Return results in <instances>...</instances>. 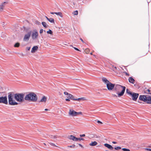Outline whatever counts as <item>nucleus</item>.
Returning a JSON list of instances; mask_svg holds the SVG:
<instances>
[{
    "label": "nucleus",
    "mask_w": 151,
    "mask_h": 151,
    "mask_svg": "<svg viewBox=\"0 0 151 151\" xmlns=\"http://www.w3.org/2000/svg\"><path fill=\"white\" fill-rule=\"evenodd\" d=\"M24 94L23 93H16L14 94L13 92H9L8 93V104L11 106H14L18 104V103L16 102L13 99L14 97L17 101L22 102L24 101Z\"/></svg>",
    "instance_id": "obj_1"
},
{
    "label": "nucleus",
    "mask_w": 151,
    "mask_h": 151,
    "mask_svg": "<svg viewBox=\"0 0 151 151\" xmlns=\"http://www.w3.org/2000/svg\"><path fill=\"white\" fill-rule=\"evenodd\" d=\"M24 99L26 101L35 102L37 99V97L34 92H31L26 95L24 97Z\"/></svg>",
    "instance_id": "obj_2"
},
{
    "label": "nucleus",
    "mask_w": 151,
    "mask_h": 151,
    "mask_svg": "<svg viewBox=\"0 0 151 151\" xmlns=\"http://www.w3.org/2000/svg\"><path fill=\"white\" fill-rule=\"evenodd\" d=\"M139 99L146 102L147 104H151V96L149 95H140Z\"/></svg>",
    "instance_id": "obj_3"
},
{
    "label": "nucleus",
    "mask_w": 151,
    "mask_h": 151,
    "mask_svg": "<svg viewBox=\"0 0 151 151\" xmlns=\"http://www.w3.org/2000/svg\"><path fill=\"white\" fill-rule=\"evenodd\" d=\"M120 88H122V90L120 93H118V96L119 97H120L123 95L126 89V87L124 86L117 84L114 87V90L117 92L119 91V89Z\"/></svg>",
    "instance_id": "obj_4"
},
{
    "label": "nucleus",
    "mask_w": 151,
    "mask_h": 151,
    "mask_svg": "<svg viewBox=\"0 0 151 151\" xmlns=\"http://www.w3.org/2000/svg\"><path fill=\"white\" fill-rule=\"evenodd\" d=\"M7 96H1L0 97V103H3L5 104H8Z\"/></svg>",
    "instance_id": "obj_5"
},
{
    "label": "nucleus",
    "mask_w": 151,
    "mask_h": 151,
    "mask_svg": "<svg viewBox=\"0 0 151 151\" xmlns=\"http://www.w3.org/2000/svg\"><path fill=\"white\" fill-rule=\"evenodd\" d=\"M32 33V31H30L27 34H25L23 38V41H28L29 40Z\"/></svg>",
    "instance_id": "obj_6"
},
{
    "label": "nucleus",
    "mask_w": 151,
    "mask_h": 151,
    "mask_svg": "<svg viewBox=\"0 0 151 151\" xmlns=\"http://www.w3.org/2000/svg\"><path fill=\"white\" fill-rule=\"evenodd\" d=\"M69 114L72 116H75L79 114H81L82 113L81 112H77L74 110H70Z\"/></svg>",
    "instance_id": "obj_7"
},
{
    "label": "nucleus",
    "mask_w": 151,
    "mask_h": 151,
    "mask_svg": "<svg viewBox=\"0 0 151 151\" xmlns=\"http://www.w3.org/2000/svg\"><path fill=\"white\" fill-rule=\"evenodd\" d=\"M38 34L36 29H34L33 30L32 35V39L35 40L37 39L38 36Z\"/></svg>",
    "instance_id": "obj_8"
},
{
    "label": "nucleus",
    "mask_w": 151,
    "mask_h": 151,
    "mask_svg": "<svg viewBox=\"0 0 151 151\" xmlns=\"http://www.w3.org/2000/svg\"><path fill=\"white\" fill-rule=\"evenodd\" d=\"M106 87L109 90H112L114 88L115 84H113L110 82L106 84Z\"/></svg>",
    "instance_id": "obj_9"
},
{
    "label": "nucleus",
    "mask_w": 151,
    "mask_h": 151,
    "mask_svg": "<svg viewBox=\"0 0 151 151\" xmlns=\"http://www.w3.org/2000/svg\"><path fill=\"white\" fill-rule=\"evenodd\" d=\"M139 95V93H132L131 95L132 97V100L134 101H136L137 100Z\"/></svg>",
    "instance_id": "obj_10"
},
{
    "label": "nucleus",
    "mask_w": 151,
    "mask_h": 151,
    "mask_svg": "<svg viewBox=\"0 0 151 151\" xmlns=\"http://www.w3.org/2000/svg\"><path fill=\"white\" fill-rule=\"evenodd\" d=\"M64 94L65 95H67V98L69 99H70L72 100H74V99H75V98H74V97L71 94L67 92L66 91H65L64 92Z\"/></svg>",
    "instance_id": "obj_11"
},
{
    "label": "nucleus",
    "mask_w": 151,
    "mask_h": 151,
    "mask_svg": "<svg viewBox=\"0 0 151 151\" xmlns=\"http://www.w3.org/2000/svg\"><path fill=\"white\" fill-rule=\"evenodd\" d=\"M38 47L37 46H34L32 48L31 50L32 53L35 52L37 50H38Z\"/></svg>",
    "instance_id": "obj_12"
},
{
    "label": "nucleus",
    "mask_w": 151,
    "mask_h": 151,
    "mask_svg": "<svg viewBox=\"0 0 151 151\" xmlns=\"http://www.w3.org/2000/svg\"><path fill=\"white\" fill-rule=\"evenodd\" d=\"M104 146L110 150H112L113 149V147L111 145L107 143L104 144Z\"/></svg>",
    "instance_id": "obj_13"
},
{
    "label": "nucleus",
    "mask_w": 151,
    "mask_h": 151,
    "mask_svg": "<svg viewBox=\"0 0 151 151\" xmlns=\"http://www.w3.org/2000/svg\"><path fill=\"white\" fill-rule=\"evenodd\" d=\"M128 80L130 83L132 84H134V81L135 80L132 77H130L129 78Z\"/></svg>",
    "instance_id": "obj_14"
},
{
    "label": "nucleus",
    "mask_w": 151,
    "mask_h": 151,
    "mask_svg": "<svg viewBox=\"0 0 151 151\" xmlns=\"http://www.w3.org/2000/svg\"><path fill=\"white\" fill-rule=\"evenodd\" d=\"M102 80L103 82H104L106 84L107 83H109L110 81L108 80L107 79H106L105 78H102Z\"/></svg>",
    "instance_id": "obj_15"
},
{
    "label": "nucleus",
    "mask_w": 151,
    "mask_h": 151,
    "mask_svg": "<svg viewBox=\"0 0 151 151\" xmlns=\"http://www.w3.org/2000/svg\"><path fill=\"white\" fill-rule=\"evenodd\" d=\"M97 144V143L96 141L92 142L91 143L89 144V145L91 146H94L96 145Z\"/></svg>",
    "instance_id": "obj_16"
},
{
    "label": "nucleus",
    "mask_w": 151,
    "mask_h": 151,
    "mask_svg": "<svg viewBox=\"0 0 151 151\" xmlns=\"http://www.w3.org/2000/svg\"><path fill=\"white\" fill-rule=\"evenodd\" d=\"M42 24L43 26L45 28H47L48 26V25L45 22H42Z\"/></svg>",
    "instance_id": "obj_17"
},
{
    "label": "nucleus",
    "mask_w": 151,
    "mask_h": 151,
    "mask_svg": "<svg viewBox=\"0 0 151 151\" xmlns=\"http://www.w3.org/2000/svg\"><path fill=\"white\" fill-rule=\"evenodd\" d=\"M46 100V98L45 96L42 97V98L40 100L39 102H45Z\"/></svg>",
    "instance_id": "obj_18"
},
{
    "label": "nucleus",
    "mask_w": 151,
    "mask_h": 151,
    "mask_svg": "<svg viewBox=\"0 0 151 151\" xmlns=\"http://www.w3.org/2000/svg\"><path fill=\"white\" fill-rule=\"evenodd\" d=\"M75 137L73 135H70L68 137V138L69 139L72 140L74 141Z\"/></svg>",
    "instance_id": "obj_19"
},
{
    "label": "nucleus",
    "mask_w": 151,
    "mask_h": 151,
    "mask_svg": "<svg viewBox=\"0 0 151 151\" xmlns=\"http://www.w3.org/2000/svg\"><path fill=\"white\" fill-rule=\"evenodd\" d=\"M55 14L58 15H59L60 17H63L62 13L61 12H55Z\"/></svg>",
    "instance_id": "obj_20"
},
{
    "label": "nucleus",
    "mask_w": 151,
    "mask_h": 151,
    "mask_svg": "<svg viewBox=\"0 0 151 151\" xmlns=\"http://www.w3.org/2000/svg\"><path fill=\"white\" fill-rule=\"evenodd\" d=\"M48 21L51 23H54V20L53 18H49Z\"/></svg>",
    "instance_id": "obj_21"
},
{
    "label": "nucleus",
    "mask_w": 151,
    "mask_h": 151,
    "mask_svg": "<svg viewBox=\"0 0 151 151\" xmlns=\"http://www.w3.org/2000/svg\"><path fill=\"white\" fill-rule=\"evenodd\" d=\"M150 91L149 89H147L146 90H145V93L148 94H151V93H150Z\"/></svg>",
    "instance_id": "obj_22"
},
{
    "label": "nucleus",
    "mask_w": 151,
    "mask_h": 151,
    "mask_svg": "<svg viewBox=\"0 0 151 151\" xmlns=\"http://www.w3.org/2000/svg\"><path fill=\"white\" fill-rule=\"evenodd\" d=\"M6 3V2H4L0 6V11H2L3 10V7H4L3 4Z\"/></svg>",
    "instance_id": "obj_23"
},
{
    "label": "nucleus",
    "mask_w": 151,
    "mask_h": 151,
    "mask_svg": "<svg viewBox=\"0 0 151 151\" xmlns=\"http://www.w3.org/2000/svg\"><path fill=\"white\" fill-rule=\"evenodd\" d=\"M126 93L128 94L131 95L132 93L128 89H126Z\"/></svg>",
    "instance_id": "obj_24"
},
{
    "label": "nucleus",
    "mask_w": 151,
    "mask_h": 151,
    "mask_svg": "<svg viewBox=\"0 0 151 151\" xmlns=\"http://www.w3.org/2000/svg\"><path fill=\"white\" fill-rule=\"evenodd\" d=\"M47 34H50V35H52V31L50 29H49L48 31L47 32Z\"/></svg>",
    "instance_id": "obj_25"
},
{
    "label": "nucleus",
    "mask_w": 151,
    "mask_h": 151,
    "mask_svg": "<svg viewBox=\"0 0 151 151\" xmlns=\"http://www.w3.org/2000/svg\"><path fill=\"white\" fill-rule=\"evenodd\" d=\"M19 43L18 42L16 43L14 45V47H18L19 46Z\"/></svg>",
    "instance_id": "obj_26"
},
{
    "label": "nucleus",
    "mask_w": 151,
    "mask_h": 151,
    "mask_svg": "<svg viewBox=\"0 0 151 151\" xmlns=\"http://www.w3.org/2000/svg\"><path fill=\"white\" fill-rule=\"evenodd\" d=\"M122 150L123 151H130L129 149L126 148H122Z\"/></svg>",
    "instance_id": "obj_27"
},
{
    "label": "nucleus",
    "mask_w": 151,
    "mask_h": 151,
    "mask_svg": "<svg viewBox=\"0 0 151 151\" xmlns=\"http://www.w3.org/2000/svg\"><path fill=\"white\" fill-rule=\"evenodd\" d=\"M49 144H50V145H51V146H52L56 147H57L56 145H55L54 144L50 142H49Z\"/></svg>",
    "instance_id": "obj_28"
},
{
    "label": "nucleus",
    "mask_w": 151,
    "mask_h": 151,
    "mask_svg": "<svg viewBox=\"0 0 151 151\" xmlns=\"http://www.w3.org/2000/svg\"><path fill=\"white\" fill-rule=\"evenodd\" d=\"M78 12L77 10L74 11L73 14L74 15H77L78 14Z\"/></svg>",
    "instance_id": "obj_29"
},
{
    "label": "nucleus",
    "mask_w": 151,
    "mask_h": 151,
    "mask_svg": "<svg viewBox=\"0 0 151 151\" xmlns=\"http://www.w3.org/2000/svg\"><path fill=\"white\" fill-rule=\"evenodd\" d=\"M114 148L115 150H118L119 149H121V147H120L119 146H117V147H115Z\"/></svg>",
    "instance_id": "obj_30"
},
{
    "label": "nucleus",
    "mask_w": 151,
    "mask_h": 151,
    "mask_svg": "<svg viewBox=\"0 0 151 151\" xmlns=\"http://www.w3.org/2000/svg\"><path fill=\"white\" fill-rule=\"evenodd\" d=\"M83 98H78V99H76V98L75 99H75H74V101H80V100L82 99Z\"/></svg>",
    "instance_id": "obj_31"
},
{
    "label": "nucleus",
    "mask_w": 151,
    "mask_h": 151,
    "mask_svg": "<svg viewBox=\"0 0 151 151\" xmlns=\"http://www.w3.org/2000/svg\"><path fill=\"white\" fill-rule=\"evenodd\" d=\"M51 138H53L54 139H57V135H55V136L52 135V136H51Z\"/></svg>",
    "instance_id": "obj_32"
},
{
    "label": "nucleus",
    "mask_w": 151,
    "mask_h": 151,
    "mask_svg": "<svg viewBox=\"0 0 151 151\" xmlns=\"http://www.w3.org/2000/svg\"><path fill=\"white\" fill-rule=\"evenodd\" d=\"M35 24L38 25H40L41 24L40 22L38 21H35Z\"/></svg>",
    "instance_id": "obj_33"
},
{
    "label": "nucleus",
    "mask_w": 151,
    "mask_h": 151,
    "mask_svg": "<svg viewBox=\"0 0 151 151\" xmlns=\"http://www.w3.org/2000/svg\"><path fill=\"white\" fill-rule=\"evenodd\" d=\"M75 147V145L74 144L73 145H72L68 146V147L70 148H74Z\"/></svg>",
    "instance_id": "obj_34"
},
{
    "label": "nucleus",
    "mask_w": 151,
    "mask_h": 151,
    "mask_svg": "<svg viewBox=\"0 0 151 151\" xmlns=\"http://www.w3.org/2000/svg\"><path fill=\"white\" fill-rule=\"evenodd\" d=\"M78 138H77V137H75V139H74V141H78Z\"/></svg>",
    "instance_id": "obj_35"
},
{
    "label": "nucleus",
    "mask_w": 151,
    "mask_h": 151,
    "mask_svg": "<svg viewBox=\"0 0 151 151\" xmlns=\"http://www.w3.org/2000/svg\"><path fill=\"white\" fill-rule=\"evenodd\" d=\"M73 47L74 48V49L76 50H77V51H80V50H79L78 48H76V47Z\"/></svg>",
    "instance_id": "obj_36"
},
{
    "label": "nucleus",
    "mask_w": 151,
    "mask_h": 151,
    "mask_svg": "<svg viewBox=\"0 0 151 151\" xmlns=\"http://www.w3.org/2000/svg\"><path fill=\"white\" fill-rule=\"evenodd\" d=\"M78 140H79L80 141H81V140L83 141L84 140V139L83 138H78Z\"/></svg>",
    "instance_id": "obj_37"
},
{
    "label": "nucleus",
    "mask_w": 151,
    "mask_h": 151,
    "mask_svg": "<svg viewBox=\"0 0 151 151\" xmlns=\"http://www.w3.org/2000/svg\"><path fill=\"white\" fill-rule=\"evenodd\" d=\"M43 29H41L40 31V34H41L43 32Z\"/></svg>",
    "instance_id": "obj_38"
},
{
    "label": "nucleus",
    "mask_w": 151,
    "mask_h": 151,
    "mask_svg": "<svg viewBox=\"0 0 151 151\" xmlns=\"http://www.w3.org/2000/svg\"><path fill=\"white\" fill-rule=\"evenodd\" d=\"M85 136V134H80V136L81 137H84Z\"/></svg>",
    "instance_id": "obj_39"
},
{
    "label": "nucleus",
    "mask_w": 151,
    "mask_h": 151,
    "mask_svg": "<svg viewBox=\"0 0 151 151\" xmlns=\"http://www.w3.org/2000/svg\"><path fill=\"white\" fill-rule=\"evenodd\" d=\"M145 150H149L150 151H151V149H149L147 148H146L145 149Z\"/></svg>",
    "instance_id": "obj_40"
},
{
    "label": "nucleus",
    "mask_w": 151,
    "mask_h": 151,
    "mask_svg": "<svg viewBox=\"0 0 151 151\" xmlns=\"http://www.w3.org/2000/svg\"><path fill=\"white\" fill-rule=\"evenodd\" d=\"M30 47H27L26 48V49L28 50H29L30 49Z\"/></svg>",
    "instance_id": "obj_41"
},
{
    "label": "nucleus",
    "mask_w": 151,
    "mask_h": 151,
    "mask_svg": "<svg viewBox=\"0 0 151 151\" xmlns=\"http://www.w3.org/2000/svg\"><path fill=\"white\" fill-rule=\"evenodd\" d=\"M65 100L66 101H70V99H69L67 98V99H65Z\"/></svg>",
    "instance_id": "obj_42"
},
{
    "label": "nucleus",
    "mask_w": 151,
    "mask_h": 151,
    "mask_svg": "<svg viewBox=\"0 0 151 151\" xmlns=\"http://www.w3.org/2000/svg\"><path fill=\"white\" fill-rule=\"evenodd\" d=\"M97 122L99 123H100V124H102V122H101L99 120H97Z\"/></svg>",
    "instance_id": "obj_43"
},
{
    "label": "nucleus",
    "mask_w": 151,
    "mask_h": 151,
    "mask_svg": "<svg viewBox=\"0 0 151 151\" xmlns=\"http://www.w3.org/2000/svg\"><path fill=\"white\" fill-rule=\"evenodd\" d=\"M78 145L82 148H83V146L81 144H78Z\"/></svg>",
    "instance_id": "obj_44"
},
{
    "label": "nucleus",
    "mask_w": 151,
    "mask_h": 151,
    "mask_svg": "<svg viewBox=\"0 0 151 151\" xmlns=\"http://www.w3.org/2000/svg\"><path fill=\"white\" fill-rule=\"evenodd\" d=\"M125 73L127 76H129V74L128 73H127V72H125Z\"/></svg>",
    "instance_id": "obj_45"
},
{
    "label": "nucleus",
    "mask_w": 151,
    "mask_h": 151,
    "mask_svg": "<svg viewBox=\"0 0 151 151\" xmlns=\"http://www.w3.org/2000/svg\"><path fill=\"white\" fill-rule=\"evenodd\" d=\"M112 143L114 144H116L117 143V142L115 141H112Z\"/></svg>",
    "instance_id": "obj_46"
},
{
    "label": "nucleus",
    "mask_w": 151,
    "mask_h": 151,
    "mask_svg": "<svg viewBox=\"0 0 151 151\" xmlns=\"http://www.w3.org/2000/svg\"><path fill=\"white\" fill-rule=\"evenodd\" d=\"M80 40L81 41H82V42L83 43H84V41H83V39H82V38H80Z\"/></svg>",
    "instance_id": "obj_47"
},
{
    "label": "nucleus",
    "mask_w": 151,
    "mask_h": 151,
    "mask_svg": "<svg viewBox=\"0 0 151 151\" xmlns=\"http://www.w3.org/2000/svg\"><path fill=\"white\" fill-rule=\"evenodd\" d=\"M50 14H55V12H51Z\"/></svg>",
    "instance_id": "obj_48"
},
{
    "label": "nucleus",
    "mask_w": 151,
    "mask_h": 151,
    "mask_svg": "<svg viewBox=\"0 0 151 151\" xmlns=\"http://www.w3.org/2000/svg\"><path fill=\"white\" fill-rule=\"evenodd\" d=\"M45 18H46V19H47L48 20V19H49V18H48V17H47V16H45Z\"/></svg>",
    "instance_id": "obj_49"
},
{
    "label": "nucleus",
    "mask_w": 151,
    "mask_h": 151,
    "mask_svg": "<svg viewBox=\"0 0 151 151\" xmlns=\"http://www.w3.org/2000/svg\"><path fill=\"white\" fill-rule=\"evenodd\" d=\"M45 111H47L49 110H48L47 109H45Z\"/></svg>",
    "instance_id": "obj_50"
},
{
    "label": "nucleus",
    "mask_w": 151,
    "mask_h": 151,
    "mask_svg": "<svg viewBox=\"0 0 151 151\" xmlns=\"http://www.w3.org/2000/svg\"><path fill=\"white\" fill-rule=\"evenodd\" d=\"M113 95L114 96L117 97V96L115 94H113Z\"/></svg>",
    "instance_id": "obj_51"
},
{
    "label": "nucleus",
    "mask_w": 151,
    "mask_h": 151,
    "mask_svg": "<svg viewBox=\"0 0 151 151\" xmlns=\"http://www.w3.org/2000/svg\"><path fill=\"white\" fill-rule=\"evenodd\" d=\"M43 144L45 146H46V145L45 143H43Z\"/></svg>",
    "instance_id": "obj_52"
},
{
    "label": "nucleus",
    "mask_w": 151,
    "mask_h": 151,
    "mask_svg": "<svg viewBox=\"0 0 151 151\" xmlns=\"http://www.w3.org/2000/svg\"><path fill=\"white\" fill-rule=\"evenodd\" d=\"M90 54H91V55H92V52Z\"/></svg>",
    "instance_id": "obj_53"
},
{
    "label": "nucleus",
    "mask_w": 151,
    "mask_h": 151,
    "mask_svg": "<svg viewBox=\"0 0 151 151\" xmlns=\"http://www.w3.org/2000/svg\"><path fill=\"white\" fill-rule=\"evenodd\" d=\"M44 31L45 32V30H44Z\"/></svg>",
    "instance_id": "obj_54"
},
{
    "label": "nucleus",
    "mask_w": 151,
    "mask_h": 151,
    "mask_svg": "<svg viewBox=\"0 0 151 151\" xmlns=\"http://www.w3.org/2000/svg\"><path fill=\"white\" fill-rule=\"evenodd\" d=\"M88 50V49H87L86 50Z\"/></svg>",
    "instance_id": "obj_55"
}]
</instances>
